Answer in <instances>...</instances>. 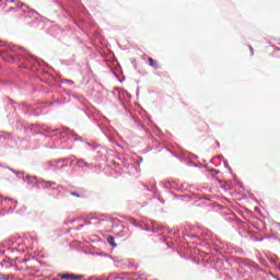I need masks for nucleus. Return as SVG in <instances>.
I'll return each mask as SVG.
<instances>
[{
  "label": "nucleus",
  "instance_id": "obj_1",
  "mask_svg": "<svg viewBox=\"0 0 280 280\" xmlns=\"http://www.w3.org/2000/svg\"><path fill=\"white\" fill-rule=\"evenodd\" d=\"M149 65L153 68V69H159V62L156 60H154L152 57H149Z\"/></svg>",
  "mask_w": 280,
  "mask_h": 280
},
{
  "label": "nucleus",
  "instance_id": "obj_2",
  "mask_svg": "<svg viewBox=\"0 0 280 280\" xmlns=\"http://www.w3.org/2000/svg\"><path fill=\"white\" fill-rule=\"evenodd\" d=\"M57 277L60 280H71V273H59Z\"/></svg>",
  "mask_w": 280,
  "mask_h": 280
},
{
  "label": "nucleus",
  "instance_id": "obj_3",
  "mask_svg": "<svg viewBox=\"0 0 280 280\" xmlns=\"http://www.w3.org/2000/svg\"><path fill=\"white\" fill-rule=\"evenodd\" d=\"M107 242H108V244H110V246H117V244H115V237H113V236H108Z\"/></svg>",
  "mask_w": 280,
  "mask_h": 280
},
{
  "label": "nucleus",
  "instance_id": "obj_4",
  "mask_svg": "<svg viewBox=\"0 0 280 280\" xmlns=\"http://www.w3.org/2000/svg\"><path fill=\"white\" fill-rule=\"evenodd\" d=\"M82 277H84V276L71 273V280H80V279H82Z\"/></svg>",
  "mask_w": 280,
  "mask_h": 280
},
{
  "label": "nucleus",
  "instance_id": "obj_5",
  "mask_svg": "<svg viewBox=\"0 0 280 280\" xmlns=\"http://www.w3.org/2000/svg\"><path fill=\"white\" fill-rule=\"evenodd\" d=\"M51 185H56V183H54V182H46L45 183V187H51Z\"/></svg>",
  "mask_w": 280,
  "mask_h": 280
},
{
  "label": "nucleus",
  "instance_id": "obj_6",
  "mask_svg": "<svg viewBox=\"0 0 280 280\" xmlns=\"http://www.w3.org/2000/svg\"><path fill=\"white\" fill-rule=\"evenodd\" d=\"M21 10H23L24 12H25V10H27V5H25V4H23V3H21Z\"/></svg>",
  "mask_w": 280,
  "mask_h": 280
},
{
  "label": "nucleus",
  "instance_id": "obj_7",
  "mask_svg": "<svg viewBox=\"0 0 280 280\" xmlns=\"http://www.w3.org/2000/svg\"><path fill=\"white\" fill-rule=\"evenodd\" d=\"M72 196H74L75 198H80V195H78L77 192H72Z\"/></svg>",
  "mask_w": 280,
  "mask_h": 280
},
{
  "label": "nucleus",
  "instance_id": "obj_8",
  "mask_svg": "<svg viewBox=\"0 0 280 280\" xmlns=\"http://www.w3.org/2000/svg\"><path fill=\"white\" fill-rule=\"evenodd\" d=\"M249 49H250L252 54H255V50L253 49V46H249Z\"/></svg>",
  "mask_w": 280,
  "mask_h": 280
}]
</instances>
